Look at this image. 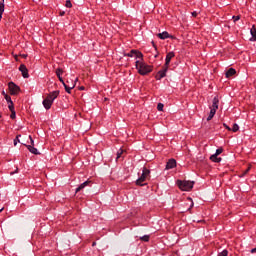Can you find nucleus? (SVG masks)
<instances>
[{
    "instance_id": "obj_1",
    "label": "nucleus",
    "mask_w": 256,
    "mask_h": 256,
    "mask_svg": "<svg viewBox=\"0 0 256 256\" xmlns=\"http://www.w3.org/2000/svg\"><path fill=\"white\" fill-rule=\"evenodd\" d=\"M135 67L139 75H142V76L149 75V73L153 71V66L148 65L147 63L141 60L136 61Z\"/></svg>"
},
{
    "instance_id": "obj_2",
    "label": "nucleus",
    "mask_w": 256,
    "mask_h": 256,
    "mask_svg": "<svg viewBox=\"0 0 256 256\" xmlns=\"http://www.w3.org/2000/svg\"><path fill=\"white\" fill-rule=\"evenodd\" d=\"M151 179V170L143 167L141 176L136 180V185L143 187L147 185L145 181H149Z\"/></svg>"
},
{
    "instance_id": "obj_3",
    "label": "nucleus",
    "mask_w": 256,
    "mask_h": 256,
    "mask_svg": "<svg viewBox=\"0 0 256 256\" xmlns=\"http://www.w3.org/2000/svg\"><path fill=\"white\" fill-rule=\"evenodd\" d=\"M177 185L179 189H181L182 191H191V189H193V185H195V182L187 180H178Z\"/></svg>"
},
{
    "instance_id": "obj_4",
    "label": "nucleus",
    "mask_w": 256,
    "mask_h": 256,
    "mask_svg": "<svg viewBox=\"0 0 256 256\" xmlns=\"http://www.w3.org/2000/svg\"><path fill=\"white\" fill-rule=\"evenodd\" d=\"M8 89L10 91V95H19V92L21 91V88L14 82L8 83Z\"/></svg>"
},
{
    "instance_id": "obj_5",
    "label": "nucleus",
    "mask_w": 256,
    "mask_h": 256,
    "mask_svg": "<svg viewBox=\"0 0 256 256\" xmlns=\"http://www.w3.org/2000/svg\"><path fill=\"white\" fill-rule=\"evenodd\" d=\"M29 139L31 141V145H26L27 149L30 151V153H33V155H39L37 148L33 147V145H35L33 138L31 136H29Z\"/></svg>"
},
{
    "instance_id": "obj_6",
    "label": "nucleus",
    "mask_w": 256,
    "mask_h": 256,
    "mask_svg": "<svg viewBox=\"0 0 256 256\" xmlns=\"http://www.w3.org/2000/svg\"><path fill=\"white\" fill-rule=\"evenodd\" d=\"M19 71L22 73V77H24V79H29V70L25 64L20 65Z\"/></svg>"
},
{
    "instance_id": "obj_7",
    "label": "nucleus",
    "mask_w": 256,
    "mask_h": 256,
    "mask_svg": "<svg viewBox=\"0 0 256 256\" xmlns=\"http://www.w3.org/2000/svg\"><path fill=\"white\" fill-rule=\"evenodd\" d=\"M168 67L164 66L162 70H160L157 74H156V79L158 81H161V79H163V77H165L167 75V71H168Z\"/></svg>"
},
{
    "instance_id": "obj_8",
    "label": "nucleus",
    "mask_w": 256,
    "mask_h": 256,
    "mask_svg": "<svg viewBox=\"0 0 256 256\" xmlns=\"http://www.w3.org/2000/svg\"><path fill=\"white\" fill-rule=\"evenodd\" d=\"M175 57V53L173 52H169L167 55H166V60H165V64H164V67H168L169 68V63H171V59Z\"/></svg>"
},
{
    "instance_id": "obj_9",
    "label": "nucleus",
    "mask_w": 256,
    "mask_h": 256,
    "mask_svg": "<svg viewBox=\"0 0 256 256\" xmlns=\"http://www.w3.org/2000/svg\"><path fill=\"white\" fill-rule=\"evenodd\" d=\"M43 106L45 109L49 110L51 109V105H53V102L51 101L50 98L46 97L43 102H42Z\"/></svg>"
},
{
    "instance_id": "obj_10",
    "label": "nucleus",
    "mask_w": 256,
    "mask_h": 256,
    "mask_svg": "<svg viewBox=\"0 0 256 256\" xmlns=\"http://www.w3.org/2000/svg\"><path fill=\"white\" fill-rule=\"evenodd\" d=\"M177 165V161H175V159H170L167 164H166V169H174V167H176Z\"/></svg>"
},
{
    "instance_id": "obj_11",
    "label": "nucleus",
    "mask_w": 256,
    "mask_h": 256,
    "mask_svg": "<svg viewBox=\"0 0 256 256\" xmlns=\"http://www.w3.org/2000/svg\"><path fill=\"white\" fill-rule=\"evenodd\" d=\"M62 73H63V69H61V68L56 69V75L59 79V82L62 83V85H65V81L63 80V77H61Z\"/></svg>"
},
{
    "instance_id": "obj_12",
    "label": "nucleus",
    "mask_w": 256,
    "mask_h": 256,
    "mask_svg": "<svg viewBox=\"0 0 256 256\" xmlns=\"http://www.w3.org/2000/svg\"><path fill=\"white\" fill-rule=\"evenodd\" d=\"M88 185H91V181H85L83 182L78 188H76V193H79V191H83Z\"/></svg>"
},
{
    "instance_id": "obj_13",
    "label": "nucleus",
    "mask_w": 256,
    "mask_h": 256,
    "mask_svg": "<svg viewBox=\"0 0 256 256\" xmlns=\"http://www.w3.org/2000/svg\"><path fill=\"white\" fill-rule=\"evenodd\" d=\"M57 97H59V91H53L52 93H50L47 98L50 99V101H54L57 99Z\"/></svg>"
},
{
    "instance_id": "obj_14",
    "label": "nucleus",
    "mask_w": 256,
    "mask_h": 256,
    "mask_svg": "<svg viewBox=\"0 0 256 256\" xmlns=\"http://www.w3.org/2000/svg\"><path fill=\"white\" fill-rule=\"evenodd\" d=\"M157 37H159V39L165 40V39H169V37L171 36L169 35V32L164 31L162 33H158Z\"/></svg>"
},
{
    "instance_id": "obj_15",
    "label": "nucleus",
    "mask_w": 256,
    "mask_h": 256,
    "mask_svg": "<svg viewBox=\"0 0 256 256\" xmlns=\"http://www.w3.org/2000/svg\"><path fill=\"white\" fill-rule=\"evenodd\" d=\"M211 109L214 111L219 109V99L217 97H214Z\"/></svg>"
},
{
    "instance_id": "obj_16",
    "label": "nucleus",
    "mask_w": 256,
    "mask_h": 256,
    "mask_svg": "<svg viewBox=\"0 0 256 256\" xmlns=\"http://www.w3.org/2000/svg\"><path fill=\"white\" fill-rule=\"evenodd\" d=\"M210 159L214 162V163H221V157L217 156V154H213L210 156Z\"/></svg>"
},
{
    "instance_id": "obj_17",
    "label": "nucleus",
    "mask_w": 256,
    "mask_h": 256,
    "mask_svg": "<svg viewBox=\"0 0 256 256\" xmlns=\"http://www.w3.org/2000/svg\"><path fill=\"white\" fill-rule=\"evenodd\" d=\"M235 73H237V71L234 68H230L227 72H226V77H233V75H235Z\"/></svg>"
},
{
    "instance_id": "obj_18",
    "label": "nucleus",
    "mask_w": 256,
    "mask_h": 256,
    "mask_svg": "<svg viewBox=\"0 0 256 256\" xmlns=\"http://www.w3.org/2000/svg\"><path fill=\"white\" fill-rule=\"evenodd\" d=\"M3 13H5V0L0 2V16L3 17Z\"/></svg>"
},
{
    "instance_id": "obj_19",
    "label": "nucleus",
    "mask_w": 256,
    "mask_h": 256,
    "mask_svg": "<svg viewBox=\"0 0 256 256\" xmlns=\"http://www.w3.org/2000/svg\"><path fill=\"white\" fill-rule=\"evenodd\" d=\"M64 88H65V91L66 93H71V89H74L75 88V84H72L71 86H67V84H63Z\"/></svg>"
},
{
    "instance_id": "obj_20",
    "label": "nucleus",
    "mask_w": 256,
    "mask_h": 256,
    "mask_svg": "<svg viewBox=\"0 0 256 256\" xmlns=\"http://www.w3.org/2000/svg\"><path fill=\"white\" fill-rule=\"evenodd\" d=\"M136 59H139L138 61H143V53L135 50V56Z\"/></svg>"
},
{
    "instance_id": "obj_21",
    "label": "nucleus",
    "mask_w": 256,
    "mask_h": 256,
    "mask_svg": "<svg viewBox=\"0 0 256 256\" xmlns=\"http://www.w3.org/2000/svg\"><path fill=\"white\" fill-rule=\"evenodd\" d=\"M215 113H217V111L211 109L210 114L207 117V121H211V119H213V117H215Z\"/></svg>"
},
{
    "instance_id": "obj_22",
    "label": "nucleus",
    "mask_w": 256,
    "mask_h": 256,
    "mask_svg": "<svg viewBox=\"0 0 256 256\" xmlns=\"http://www.w3.org/2000/svg\"><path fill=\"white\" fill-rule=\"evenodd\" d=\"M250 33H251L254 41H256V29H255V26L252 27V29L250 30Z\"/></svg>"
},
{
    "instance_id": "obj_23",
    "label": "nucleus",
    "mask_w": 256,
    "mask_h": 256,
    "mask_svg": "<svg viewBox=\"0 0 256 256\" xmlns=\"http://www.w3.org/2000/svg\"><path fill=\"white\" fill-rule=\"evenodd\" d=\"M249 171H251V165H249L247 167V169L240 175V177H245V175H247V173H249Z\"/></svg>"
},
{
    "instance_id": "obj_24",
    "label": "nucleus",
    "mask_w": 256,
    "mask_h": 256,
    "mask_svg": "<svg viewBox=\"0 0 256 256\" xmlns=\"http://www.w3.org/2000/svg\"><path fill=\"white\" fill-rule=\"evenodd\" d=\"M8 109L9 111H15V106L13 105V102H8Z\"/></svg>"
},
{
    "instance_id": "obj_25",
    "label": "nucleus",
    "mask_w": 256,
    "mask_h": 256,
    "mask_svg": "<svg viewBox=\"0 0 256 256\" xmlns=\"http://www.w3.org/2000/svg\"><path fill=\"white\" fill-rule=\"evenodd\" d=\"M232 131L233 133H237V131H239V125L233 124Z\"/></svg>"
},
{
    "instance_id": "obj_26",
    "label": "nucleus",
    "mask_w": 256,
    "mask_h": 256,
    "mask_svg": "<svg viewBox=\"0 0 256 256\" xmlns=\"http://www.w3.org/2000/svg\"><path fill=\"white\" fill-rule=\"evenodd\" d=\"M123 153H124V151L120 149V150L118 151V153H117L116 159H121Z\"/></svg>"
},
{
    "instance_id": "obj_27",
    "label": "nucleus",
    "mask_w": 256,
    "mask_h": 256,
    "mask_svg": "<svg viewBox=\"0 0 256 256\" xmlns=\"http://www.w3.org/2000/svg\"><path fill=\"white\" fill-rule=\"evenodd\" d=\"M4 99L7 101V103L13 102V100H11V96H9V95H5Z\"/></svg>"
},
{
    "instance_id": "obj_28",
    "label": "nucleus",
    "mask_w": 256,
    "mask_h": 256,
    "mask_svg": "<svg viewBox=\"0 0 256 256\" xmlns=\"http://www.w3.org/2000/svg\"><path fill=\"white\" fill-rule=\"evenodd\" d=\"M163 107H165V105H163V103H158V105H157L158 111H163Z\"/></svg>"
},
{
    "instance_id": "obj_29",
    "label": "nucleus",
    "mask_w": 256,
    "mask_h": 256,
    "mask_svg": "<svg viewBox=\"0 0 256 256\" xmlns=\"http://www.w3.org/2000/svg\"><path fill=\"white\" fill-rule=\"evenodd\" d=\"M229 255V252L227 250H223L221 253L218 254V256H227Z\"/></svg>"
},
{
    "instance_id": "obj_30",
    "label": "nucleus",
    "mask_w": 256,
    "mask_h": 256,
    "mask_svg": "<svg viewBox=\"0 0 256 256\" xmlns=\"http://www.w3.org/2000/svg\"><path fill=\"white\" fill-rule=\"evenodd\" d=\"M140 239H141V241L147 242V241H149V235H144Z\"/></svg>"
},
{
    "instance_id": "obj_31",
    "label": "nucleus",
    "mask_w": 256,
    "mask_h": 256,
    "mask_svg": "<svg viewBox=\"0 0 256 256\" xmlns=\"http://www.w3.org/2000/svg\"><path fill=\"white\" fill-rule=\"evenodd\" d=\"M135 51L136 50H131L130 53L127 54V57H135Z\"/></svg>"
},
{
    "instance_id": "obj_32",
    "label": "nucleus",
    "mask_w": 256,
    "mask_h": 256,
    "mask_svg": "<svg viewBox=\"0 0 256 256\" xmlns=\"http://www.w3.org/2000/svg\"><path fill=\"white\" fill-rule=\"evenodd\" d=\"M221 153H223V148L217 149L215 152V155L219 156V155H221Z\"/></svg>"
},
{
    "instance_id": "obj_33",
    "label": "nucleus",
    "mask_w": 256,
    "mask_h": 256,
    "mask_svg": "<svg viewBox=\"0 0 256 256\" xmlns=\"http://www.w3.org/2000/svg\"><path fill=\"white\" fill-rule=\"evenodd\" d=\"M10 111H11L10 117H11L12 119H15V118L17 117V115H16V113H15V110H10Z\"/></svg>"
},
{
    "instance_id": "obj_34",
    "label": "nucleus",
    "mask_w": 256,
    "mask_h": 256,
    "mask_svg": "<svg viewBox=\"0 0 256 256\" xmlns=\"http://www.w3.org/2000/svg\"><path fill=\"white\" fill-rule=\"evenodd\" d=\"M65 7H68V9H70V7H73V4H71V2L68 0L66 1Z\"/></svg>"
},
{
    "instance_id": "obj_35",
    "label": "nucleus",
    "mask_w": 256,
    "mask_h": 256,
    "mask_svg": "<svg viewBox=\"0 0 256 256\" xmlns=\"http://www.w3.org/2000/svg\"><path fill=\"white\" fill-rule=\"evenodd\" d=\"M234 22L239 21L241 19V16H233Z\"/></svg>"
},
{
    "instance_id": "obj_36",
    "label": "nucleus",
    "mask_w": 256,
    "mask_h": 256,
    "mask_svg": "<svg viewBox=\"0 0 256 256\" xmlns=\"http://www.w3.org/2000/svg\"><path fill=\"white\" fill-rule=\"evenodd\" d=\"M19 137H21V135H18V136L16 137V139L14 140V145H17V141H18V143H19Z\"/></svg>"
},
{
    "instance_id": "obj_37",
    "label": "nucleus",
    "mask_w": 256,
    "mask_h": 256,
    "mask_svg": "<svg viewBox=\"0 0 256 256\" xmlns=\"http://www.w3.org/2000/svg\"><path fill=\"white\" fill-rule=\"evenodd\" d=\"M188 201L191 203V204H190V207H193V199L188 198Z\"/></svg>"
},
{
    "instance_id": "obj_38",
    "label": "nucleus",
    "mask_w": 256,
    "mask_h": 256,
    "mask_svg": "<svg viewBox=\"0 0 256 256\" xmlns=\"http://www.w3.org/2000/svg\"><path fill=\"white\" fill-rule=\"evenodd\" d=\"M224 127H225L228 131H231V127H229L227 124H224Z\"/></svg>"
},
{
    "instance_id": "obj_39",
    "label": "nucleus",
    "mask_w": 256,
    "mask_h": 256,
    "mask_svg": "<svg viewBox=\"0 0 256 256\" xmlns=\"http://www.w3.org/2000/svg\"><path fill=\"white\" fill-rule=\"evenodd\" d=\"M250 253H256V247L254 249H251Z\"/></svg>"
},
{
    "instance_id": "obj_40",
    "label": "nucleus",
    "mask_w": 256,
    "mask_h": 256,
    "mask_svg": "<svg viewBox=\"0 0 256 256\" xmlns=\"http://www.w3.org/2000/svg\"><path fill=\"white\" fill-rule=\"evenodd\" d=\"M193 17H197V12H192Z\"/></svg>"
},
{
    "instance_id": "obj_41",
    "label": "nucleus",
    "mask_w": 256,
    "mask_h": 256,
    "mask_svg": "<svg viewBox=\"0 0 256 256\" xmlns=\"http://www.w3.org/2000/svg\"><path fill=\"white\" fill-rule=\"evenodd\" d=\"M60 15L61 17H63V15H65V12L64 11L60 12Z\"/></svg>"
},
{
    "instance_id": "obj_42",
    "label": "nucleus",
    "mask_w": 256,
    "mask_h": 256,
    "mask_svg": "<svg viewBox=\"0 0 256 256\" xmlns=\"http://www.w3.org/2000/svg\"><path fill=\"white\" fill-rule=\"evenodd\" d=\"M80 91H85V88L83 86H81Z\"/></svg>"
},
{
    "instance_id": "obj_43",
    "label": "nucleus",
    "mask_w": 256,
    "mask_h": 256,
    "mask_svg": "<svg viewBox=\"0 0 256 256\" xmlns=\"http://www.w3.org/2000/svg\"><path fill=\"white\" fill-rule=\"evenodd\" d=\"M2 95L5 97V95H8V94L5 93V91H2Z\"/></svg>"
},
{
    "instance_id": "obj_44",
    "label": "nucleus",
    "mask_w": 256,
    "mask_h": 256,
    "mask_svg": "<svg viewBox=\"0 0 256 256\" xmlns=\"http://www.w3.org/2000/svg\"><path fill=\"white\" fill-rule=\"evenodd\" d=\"M96 245H97L96 242H93V243H92V247H95Z\"/></svg>"
},
{
    "instance_id": "obj_45",
    "label": "nucleus",
    "mask_w": 256,
    "mask_h": 256,
    "mask_svg": "<svg viewBox=\"0 0 256 256\" xmlns=\"http://www.w3.org/2000/svg\"><path fill=\"white\" fill-rule=\"evenodd\" d=\"M153 47H154L155 49H157V46H156L155 44H153Z\"/></svg>"
},
{
    "instance_id": "obj_46",
    "label": "nucleus",
    "mask_w": 256,
    "mask_h": 256,
    "mask_svg": "<svg viewBox=\"0 0 256 256\" xmlns=\"http://www.w3.org/2000/svg\"><path fill=\"white\" fill-rule=\"evenodd\" d=\"M2 211H3V208H2V209H0V213H2Z\"/></svg>"
}]
</instances>
